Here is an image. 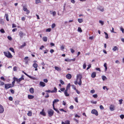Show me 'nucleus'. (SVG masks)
<instances>
[{"label":"nucleus","instance_id":"f257e3e1","mask_svg":"<svg viewBox=\"0 0 124 124\" xmlns=\"http://www.w3.org/2000/svg\"><path fill=\"white\" fill-rule=\"evenodd\" d=\"M82 78V75L81 74H78L77 75V79L74 82V84L76 85H77L78 84V80H79V81L78 83L79 85H81L82 84L81 79Z\"/></svg>","mask_w":124,"mask_h":124},{"label":"nucleus","instance_id":"f03ea898","mask_svg":"<svg viewBox=\"0 0 124 124\" xmlns=\"http://www.w3.org/2000/svg\"><path fill=\"white\" fill-rule=\"evenodd\" d=\"M4 53L5 56L8 58H12V56L10 53L9 51H8V53L6 52H4Z\"/></svg>","mask_w":124,"mask_h":124},{"label":"nucleus","instance_id":"7ed1b4c3","mask_svg":"<svg viewBox=\"0 0 124 124\" xmlns=\"http://www.w3.org/2000/svg\"><path fill=\"white\" fill-rule=\"evenodd\" d=\"M48 116L50 117L53 116L54 114V111L52 109L48 110L47 111Z\"/></svg>","mask_w":124,"mask_h":124},{"label":"nucleus","instance_id":"20e7f679","mask_svg":"<svg viewBox=\"0 0 124 124\" xmlns=\"http://www.w3.org/2000/svg\"><path fill=\"white\" fill-rule=\"evenodd\" d=\"M14 86V85H12L11 84H6L5 85V88L8 89L10 88H11Z\"/></svg>","mask_w":124,"mask_h":124},{"label":"nucleus","instance_id":"39448f33","mask_svg":"<svg viewBox=\"0 0 124 124\" xmlns=\"http://www.w3.org/2000/svg\"><path fill=\"white\" fill-rule=\"evenodd\" d=\"M91 112L92 114H95L96 116H97L98 114V111L95 109L92 110Z\"/></svg>","mask_w":124,"mask_h":124},{"label":"nucleus","instance_id":"423d86ee","mask_svg":"<svg viewBox=\"0 0 124 124\" xmlns=\"http://www.w3.org/2000/svg\"><path fill=\"white\" fill-rule=\"evenodd\" d=\"M4 111V108L0 104V113H2Z\"/></svg>","mask_w":124,"mask_h":124},{"label":"nucleus","instance_id":"0eeeda50","mask_svg":"<svg viewBox=\"0 0 124 124\" xmlns=\"http://www.w3.org/2000/svg\"><path fill=\"white\" fill-rule=\"evenodd\" d=\"M110 110L111 111H114L115 109V107L113 105H111L109 108Z\"/></svg>","mask_w":124,"mask_h":124},{"label":"nucleus","instance_id":"6e6552de","mask_svg":"<svg viewBox=\"0 0 124 124\" xmlns=\"http://www.w3.org/2000/svg\"><path fill=\"white\" fill-rule=\"evenodd\" d=\"M71 75L70 74H68L66 76V77L68 79H70L71 78Z\"/></svg>","mask_w":124,"mask_h":124},{"label":"nucleus","instance_id":"1a4fd4ad","mask_svg":"<svg viewBox=\"0 0 124 124\" xmlns=\"http://www.w3.org/2000/svg\"><path fill=\"white\" fill-rule=\"evenodd\" d=\"M40 114L41 115H42L44 116H46V113L45 112H44V109H43L42 110V111L40 112Z\"/></svg>","mask_w":124,"mask_h":124},{"label":"nucleus","instance_id":"9d476101","mask_svg":"<svg viewBox=\"0 0 124 124\" xmlns=\"http://www.w3.org/2000/svg\"><path fill=\"white\" fill-rule=\"evenodd\" d=\"M96 73L95 72H92L91 74V77L93 78H94L96 77Z\"/></svg>","mask_w":124,"mask_h":124},{"label":"nucleus","instance_id":"9b49d317","mask_svg":"<svg viewBox=\"0 0 124 124\" xmlns=\"http://www.w3.org/2000/svg\"><path fill=\"white\" fill-rule=\"evenodd\" d=\"M39 85L41 86L44 87L45 86V84L43 82H40L39 83Z\"/></svg>","mask_w":124,"mask_h":124},{"label":"nucleus","instance_id":"f8f14e48","mask_svg":"<svg viewBox=\"0 0 124 124\" xmlns=\"http://www.w3.org/2000/svg\"><path fill=\"white\" fill-rule=\"evenodd\" d=\"M19 35L21 38H22L24 34L23 32L21 31L19 32Z\"/></svg>","mask_w":124,"mask_h":124},{"label":"nucleus","instance_id":"ddd939ff","mask_svg":"<svg viewBox=\"0 0 124 124\" xmlns=\"http://www.w3.org/2000/svg\"><path fill=\"white\" fill-rule=\"evenodd\" d=\"M55 69L57 71H61V69L60 67H58L55 66L54 67Z\"/></svg>","mask_w":124,"mask_h":124},{"label":"nucleus","instance_id":"4468645a","mask_svg":"<svg viewBox=\"0 0 124 124\" xmlns=\"http://www.w3.org/2000/svg\"><path fill=\"white\" fill-rule=\"evenodd\" d=\"M28 98L29 99H31L34 98V97L33 95H28Z\"/></svg>","mask_w":124,"mask_h":124},{"label":"nucleus","instance_id":"2eb2a0df","mask_svg":"<svg viewBox=\"0 0 124 124\" xmlns=\"http://www.w3.org/2000/svg\"><path fill=\"white\" fill-rule=\"evenodd\" d=\"M59 101V100L58 99H54L53 101V106H54V103Z\"/></svg>","mask_w":124,"mask_h":124},{"label":"nucleus","instance_id":"dca6fc26","mask_svg":"<svg viewBox=\"0 0 124 124\" xmlns=\"http://www.w3.org/2000/svg\"><path fill=\"white\" fill-rule=\"evenodd\" d=\"M34 89L32 87H31L29 89L30 92L32 94L34 92Z\"/></svg>","mask_w":124,"mask_h":124},{"label":"nucleus","instance_id":"f3484780","mask_svg":"<svg viewBox=\"0 0 124 124\" xmlns=\"http://www.w3.org/2000/svg\"><path fill=\"white\" fill-rule=\"evenodd\" d=\"M27 115L29 116H31L32 115V112L31 111H28V113L27 114Z\"/></svg>","mask_w":124,"mask_h":124},{"label":"nucleus","instance_id":"a211bd4d","mask_svg":"<svg viewBox=\"0 0 124 124\" xmlns=\"http://www.w3.org/2000/svg\"><path fill=\"white\" fill-rule=\"evenodd\" d=\"M23 73L25 75H26V76L28 77L29 78H30L31 79L32 78V77L31 76H30V75H29L27 74L25 72H24L23 71Z\"/></svg>","mask_w":124,"mask_h":124},{"label":"nucleus","instance_id":"6ab92c4d","mask_svg":"<svg viewBox=\"0 0 124 124\" xmlns=\"http://www.w3.org/2000/svg\"><path fill=\"white\" fill-rule=\"evenodd\" d=\"M19 82H20V81L23 80H24V78H23V75H22L21 76V78H19Z\"/></svg>","mask_w":124,"mask_h":124},{"label":"nucleus","instance_id":"aec40b11","mask_svg":"<svg viewBox=\"0 0 124 124\" xmlns=\"http://www.w3.org/2000/svg\"><path fill=\"white\" fill-rule=\"evenodd\" d=\"M33 66L34 68H37L38 66V65L36 63H34L32 65Z\"/></svg>","mask_w":124,"mask_h":124},{"label":"nucleus","instance_id":"412c9836","mask_svg":"<svg viewBox=\"0 0 124 124\" xmlns=\"http://www.w3.org/2000/svg\"><path fill=\"white\" fill-rule=\"evenodd\" d=\"M118 47L117 46H115L114 48L113 49V50L114 51H115L116 50H118Z\"/></svg>","mask_w":124,"mask_h":124},{"label":"nucleus","instance_id":"4be33fe9","mask_svg":"<svg viewBox=\"0 0 124 124\" xmlns=\"http://www.w3.org/2000/svg\"><path fill=\"white\" fill-rule=\"evenodd\" d=\"M5 16H6V20L7 21H9V19L8 18V14H5Z\"/></svg>","mask_w":124,"mask_h":124},{"label":"nucleus","instance_id":"5701e85b","mask_svg":"<svg viewBox=\"0 0 124 124\" xmlns=\"http://www.w3.org/2000/svg\"><path fill=\"white\" fill-rule=\"evenodd\" d=\"M26 43L25 42H24L22 45L21 46H20V48H23V47L24 46H26Z\"/></svg>","mask_w":124,"mask_h":124},{"label":"nucleus","instance_id":"b1692460","mask_svg":"<svg viewBox=\"0 0 124 124\" xmlns=\"http://www.w3.org/2000/svg\"><path fill=\"white\" fill-rule=\"evenodd\" d=\"M53 108L54 110L57 112V113H60L59 111L57 109L55 108L54 107V106H53Z\"/></svg>","mask_w":124,"mask_h":124},{"label":"nucleus","instance_id":"393cba45","mask_svg":"<svg viewBox=\"0 0 124 124\" xmlns=\"http://www.w3.org/2000/svg\"><path fill=\"white\" fill-rule=\"evenodd\" d=\"M57 89L55 87L54 88V90L52 91V93H56L57 92Z\"/></svg>","mask_w":124,"mask_h":124},{"label":"nucleus","instance_id":"a878e982","mask_svg":"<svg viewBox=\"0 0 124 124\" xmlns=\"http://www.w3.org/2000/svg\"><path fill=\"white\" fill-rule=\"evenodd\" d=\"M78 21L79 23H81L83 22V20L82 19H78Z\"/></svg>","mask_w":124,"mask_h":124},{"label":"nucleus","instance_id":"bb28decb","mask_svg":"<svg viewBox=\"0 0 124 124\" xmlns=\"http://www.w3.org/2000/svg\"><path fill=\"white\" fill-rule=\"evenodd\" d=\"M43 41L46 42L47 40V38L46 37H44L43 38Z\"/></svg>","mask_w":124,"mask_h":124},{"label":"nucleus","instance_id":"cd10ccee","mask_svg":"<svg viewBox=\"0 0 124 124\" xmlns=\"http://www.w3.org/2000/svg\"><path fill=\"white\" fill-rule=\"evenodd\" d=\"M70 83H69L68 85H67L66 87V89H70Z\"/></svg>","mask_w":124,"mask_h":124},{"label":"nucleus","instance_id":"c85d7f7f","mask_svg":"<svg viewBox=\"0 0 124 124\" xmlns=\"http://www.w3.org/2000/svg\"><path fill=\"white\" fill-rule=\"evenodd\" d=\"M99 9L102 12H103L104 11V8L102 7H100L99 8Z\"/></svg>","mask_w":124,"mask_h":124},{"label":"nucleus","instance_id":"c756f323","mask_svg":"<svg viewBox=\"0 0 124 124\" xmlns=\"http://www.w3.org/2000/svg\"><path fill=\"white\" fill-rule=\"evenodd\" d=\"M13 79H14L15 80V81H16L18 83H20V82H19V79L15 77H14L13 78Z\"/></svg>","mask_w":124,"mask_h":124},{"label":"nucleus","instance_id":"7c9ffc66","mask_svg":"<svg viewBox=\"0 0 124 124\" xmlns=\"http://www.w3.org/2000/svg\"><path fill=\"white\" fill-rule=\"evenodd\" d=\"M104 33H105L106 36H105V38L106 39H108V34L106 32H104Z\"/></svg>","mask_w":124,"mask_h":124},{"label":"nucleus","instance_id":"2f4dec72","mask_svg":"<svg viewBox=\"0 0 124 124\" xmlns=\"http://www.w3.org/2000/svg\"><path fill=\"white\" fill-rule=\"evenodd\" d=\"M65 61L67 62H70L71 61V60H70V59H69L68 58H67L65 59Z\"/></svg>","mask_w":124,"mask_h":124},{"label":"nucleus","instance_id":"473e14b6","mask_svg":"<svg viewBox=\"0 0 124 124\" xmlns=\"http://www.w3.org/2000/svg\"><path fill=\"white\" fill-rule=\"evenodd\" d=\"M64 93L65 96H69V94L68 93V92H64Z\"/></svg>","mask_w":124,"mask_h":124},{"label":"nucleus","instance_id":"72a5a7b5","mask_svg":"<svg viewBox=\"0 0 124 124\" xmlns=\"http://www.w3.org/2000/svg\"><path fill=\"white\" fill-rule=\"evenodd\" d=\"M78 31L80 32H82V30H81V28L78 27Z\"/></svg>","mask_w":124,"mask_h":124},{"label":"nucleus","instance_id":"f704fd0d","mask_svg":"<svg viewBox=\"0 0 124 124\" xmlns=\"http://www.w3.org/2000/svg\"><path fill=\"white\" fill-rule=\"evenodd\" d=\"M9 50L13 52L14 53L15 51L14 49L12 47H10L9 48Z\"/></svg>","mask_w":124,"mask_h":124},{"label":"nucleus","instance_id":"c9c22d12","mask_svg":"<svg viewBox=\"0 0 124 124\" xmlns=\"http://www.w3.org/2000/svg\"><path fill=\"white\" fill-rule=\"evenodd\" d=\"M41 2V1L40 0H36L35 3L36 4H38V3Z\"/></svg>","mask_w":124,"mask_h":124},{"label":"nucleus","instance_id":"e433bc0d","mask_svg":"<svg viewBox=\"0 0 124 124\" xmlns=\"http://www.w3.org/2000/svg\"><path fill=\"white\" fill-rule=\"evenodd\" d=\"M102 79L103 80H104L107 79V78L105 76H102Z\"/></svg>","mask_w":124,"mask_h":124},{"label":"nucleus","instance_id":"4c0bfd02","mask_svg":"<svg viewBox=\"0 0 124 124\" xmlns=\"http://www.w3.org/2000/svg\"><path fill=\"white\" fill-rule=\"evenodd\" d=\"M65 122L66 124H70V121L69 120L65 121Z\"/></svg>","mask_w":124,"mask_h":124},{"label":"nucleus","instance_id":"58836bf2","mask_svg":"<svg viewBox=\"0 0 124 124\" xmlns=\"http://www.w3.org/2000/svg\"><path fill=\"white\" fill-rule=\"evenodd\" d=\"M60 82L61 83L62 85H63L64 84V82L63 80H60Z\"/></svg>","mask_w":124,"mask_h":124},{"label":"nucleus","instance_id":"ea45409f","mask_svg":"<svg viewBox=\"0 0 124 124\" xmlns=\"http://www.w3.org/2000/svg\"><path fill=\"white\" fill-rule=\"evenodd\" d=\"M72 87L73 88L74 90H76L77 89H76V86L75 85H72Z\"/></svg>","mask_w":124,"mask_h":124},{"label":"nucleus","instance_id":"a19ab883","mask_svg":"<svg viewBox=\"0 0 124 124\" xmlns=\"http://www.w3.org/2000/svg\"><path fill=\"white\" fill-rule=\"evenodd\" d=\"M86 66V63H84L83 65V69H85Z\"/></svg>","mask_w":124,"mask_h":124},{"label":"nucleus","instance_id":"79ce46f5","mask_svg":"<svg viewBox=\"0 0 124 124\" xmlns=\"http://www.w3.org/2000/svg\"><path fill=\"white\" fill-rule=\"evenodd\" d=\"M120 118L123 119L124 118V115H121L120 116Z\"/></svg>","mask_w":124,"mask_h":124},{"label":"nucleus","instance_id":"37998d69","mask_svg":"<svg viewBox=\"0 0 124 124\" xmlns=\"http://www.w3.org/2000/svg\"><path fill=\"white\" fill-rule=\"evenodd\" d=\"M51 30V29L50 28H48V29H47L46 30V32H50Z\"/></svg>","mask_w":124,"mask_h":124},{"label":"nucleus","instance_id":"c03bdc74","mask_svg":"<svg viewBox=\"0 0 124 124\" xmlns=\"http://www.w3.org/2000/svg\"><path fill=\"white\" fill-rule=\"evenodd\" d=\"M100 108L101 109L103 110L104 109V108L103 106L102 105H101L100 106Z\"/></svg>","mask_w":124,"mask_h":124},{"label":"nucleus","instance_id":"a18cd8bd","mask_svg":"<svg viewBox=\"0 0 124 124\" xmlns=\"http://www.w3.org/2000/svg\"><path fill=\"white\" fill-rule=\"evenodd\" d=\"M93 96L94 98H97L98 97V96L97 94H94L93 95Z\"/></svg>","mask_w":124,"mask_h":124},{"label":"nucleus","instance_id":"49530a36","mask_svg":"<svg viewBox=\"0 0 124 124\" xmlns=\"http://www.w3.org/2000/svg\"><path fill=\"white\" fill-rule=\"evenodd\" d=\"M120 30L122 31L123 33H124V29L122 27H120Z\"/></svg>","mask_w":124,"mask_h":124},{"label":"nucleus","instance_id":"de8ad7c7","mask_svg":"<svg viewBox=\"0 0 124 124\" xmlns=\"http://www.w3.org/2000/svg\"><path fill=\"white\" fill-rule=\"evenodd\" d=\"M0 31L2 33H4L5 32L4 30L3 29H2L0 30Z\"/></svg>","mask_w":124,"mask_h":124},{"label":"nucleus","instance_id":"09e8293b","mask_svg":"<svg viewBox=\"0 0 124 124\" xmlns=\"http://www.w3.org/2000/svg\"><path fill=\"white\" fill-rule=\"evenodd\" d=\"M91 102L93 104H96L97 103V101H91Z\"/></svg>","mask_w":124,"mask_h":124},{"label":"nucleus","instance_id":"8fccbe9b","mask_svg":"<svg viewBox=\"0 0 124 124\" xmlns=\"http://www.w3.org/2000/svg\"><path fill=\"white\" fill-rule=\"evenodd\" d=\"M55 26V23H53L52 25V28H54Z\"/></svg>","mask_w":124,"mask_h":124},{"label":"nucleus","instance_id":"3c124183","mask_svg":"<svg viewBox=\"0 0 124 124\" xmlns=\"http://www.w3.org/2000/svg\"><path fill=\"white\" fill-rule=\"evenodd\" d=\"M65 46L64 45H62L61 47V49L63 50L64 49Z\"/></svg>","mask_w":124,"mask_h":124},{"label":"nucleus","instance_id":"603ef678","mask_svg":"<svg viewBox=\"0 0 124 124\" xmlns=\"http://www.w3.org/2000/svg\"><path fill=\"white\" fill-rule=\"evenodd\" d=\"M48 50L46 49L44 51V54H46L47 53V52H48Z\"/></svg>","mask_w":124,"mask_h":124},{"label":"nucleus","instance_id":"864d4df0","mask_svg":"<svg viewBox=\"0 0 124 124\" xmlns=\"http://www.w3.org/2000/svg\"><path fill=\"white\" fill-rule=\"evenodd\" d=\"M52 14L54 16L56 14V12L55 11H54L52 12V13H51V14Z\"/></svg>","mask_w":124,"mask_h":124},{"label":"nucleus","instance_id":"5fc2aeb1","mask_svg":"<svg viewBox=\"0 0 124 124\" xmlns=\"http://www.w3.org/2000/svg\"><path fill=\"white\" fill-rule=\"evenodd\" d=\"M99 22L102 25H103L104 24L103 22L101 20H100L99 21Z\"/></svg>","mask_w":124,"mask_h":124},{"label":"nucleus","instance_id":"6e6d98bb","mask_svg":"<svg viewBox=\"0 0 124 124\" xmlns=\"http://www.w3.org/2000/svg\"><path fill=\"white\" fill-rule=\"evenodd\" d=\"M91 67V65L90 64H89L88 65V67H87V68L86 69V70H88V69H89Z\"/></svg>","mask_w":124,"mask_h":124},{"label":"nucleus","instance_id":"4d7b16f0","mask_svg":"<svg viewBox=\"0 0 124 124\" xmlns=\"http://www.w3.org/2000/svg\"><path fill=\"white\" fill-rule=\"evenodd\" d=\"M75 100L76 102L77 103L78 102V98L77 97H76L75 98Z\"/></svg>","mask_w":124,"mask_h":124},{"label":"nucleus","instance_id":"13d9d810","mask_svg":"<svg viewBox=\"0 0 124 124\" xmlns=\"http://www.w3.org/2000/svg\"><path fill=\"white\" fill-rule=\"evenodd\" d=\"M70 109H73L74 108V107L73 105H71L69 107Z\"/></svg>","mask_w":124,"mask_h":124},{"label":"nucleus","instance_id":"bf43d9fd","mask_svg":"<svg viewBox=\"0 0 124 124\" xmlns=\"http://www.w3.org/2000/svg\"><path fill=\"white\" fill-rule=\"evenodd\" d=\"M13 70L14 71H16L17 70V68L16 66H15L14 67Z\"/></svg>","mask_w":124,"mask_h":124},{"label":"nucleus","instance_id":"052dcab7","mask_svg":"<svg viewBox=\"0 0 124 124\" xmlns=\"http://www.w3.org/2000/svg\"><path fill=\"white\" fill-rule=\"evenodd\" d=\"M123 100L122 99H121V100H119V104H121L122 103V101H123Z\"/></svg>","mask_w":124,"mask_h":124},{"label":"nucleus","instance_id":"680f3d73","mask_svg":"<svg viewBox=\"0 0 124 124\" xmlns=\"http://www.w3.org/2000/svg\"><path fill=\"white\" fill-rule=\"evenodd\" d=\"M8 38L10 40H12V38L10 36H8Z\"/></svg>","mask_w":124,"mask_h":124},{"label":"nucleus","instance_id":"e2e57ef3","mask_svg":"<svg viewBox=\"0 0 124 124\" xmlns=\"http://www.w3.org/2000/svg\"><path fill=\"white\" fill-rule=\"evenodd\" d=\"M71 52L72 53H73L75 52V51L72 48H71L70 49Z\"/></svg>","mask_w":124,"mask_h":124},{"label":"nucleus","instance_id":"0e129e2a","mask_svg":"<svg viewBox=\"0 0 124 124\" xmlns=\"http://www.w3.org/2000/svg\"><path fill=\"white\" fill-rule=\"evenodd\" d=\"M90 92L92 93H94L95 92V91L94 89H93L91 90Z\"/></svg>","mask_w":124,"mask_h":124},{"label":"nucleus","instance_id":"69168bd1","mask_svg":"<svg viewBox=\"0 0 124 124\" xmlns=\"http://www.w3.org/2000/svg\"><path fill=\"white\" fill-rule=\"evenodd\" d=\"M43 81L47 83L48 81V80L46 79H43Z\"/></svg>","mask_w":124,"mask_h":124},{"label":"nucleus","instance_id":"338daca9","mask_svg":"<svg viewBox=\"0 0 124 124\" xmlns=\"http://www.w3.org/2000/svg\"><path fill=\"white\" fill-rule=\"evenodd\" d=\"M10 91L11 92V93H12L13 94L14 93H15V92H14V91L12 89H11L10 90Z\"/></svg>","mask_w":124,"mask_h":124},{"label":"nucleus","instance_id":"774afa93","mask_svg":"<svg viewBox=\"0 0 124 124\" xmlns=\"http://www.w3.org/2000/svg\"><path fill=\"white\" fill-rule=\"evenodd\" d=\"M9 100L10 101H12L13 100V98L11 97L10 96L9 98Z\"/></svg>","mask_w":124,"mask_h":124}]
</instances>
